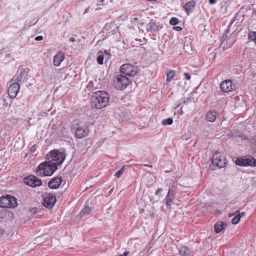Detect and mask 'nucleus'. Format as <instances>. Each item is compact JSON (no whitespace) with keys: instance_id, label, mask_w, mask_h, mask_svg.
Here are the masks:
<instances>
[{"instance_id":"nucleus-1","label":"nucleus","mask_w":256,"mask_h":256,"mask_svg":"<svg viewBox=\"0 0 256 256\" xmlns=\"http://www.w3.org/2000/svg\"><path fill=\"white\" fill-rule=\"evenodd\" d=\"M110 100L108 94L102 90L95 92L92 96V106L96 109L105 107Z\"/></svg>"},{"instance_id":"nucleus-2","label":"nucleus","mask_w":256,"mask_h":256,"mask_svg":"<svg viewBox=\"0 0 256 256\" xmlns=\"http://www.w3.org/2000/svg\"><path fill=\"white\" fill-rule=\"evenodd\" d=\"M58 169L54 164L46 161L40 164L36 170V173L40 176H52Z\"/></svg>"},{"instance_id":"nucleus-3","label":"nucleus","mask_w":256,"mask_h":256,"mask_svg":"<svg viewBox=\"0 0 256 256\" xmlns=\"http://www.w3.org/2000/svg\"><path fill=\"white\" fill-rule=\"evenodd\" d=\"M65 158L66 154L64 150L60 151L54 150L46 155V160L58 167V166L60 165L63 162Z\"/></svg>"},{"instance_id":"nucleus-4","label":"nucleus","mask_w":256,"mask_h":256,"mask_svg":"<svg viewBox=\"0 0 256 256\" xmlns=\"http://www.w3.org/2000/svg\"><path fill=\"white\" fill-rule=\"evenodd\" d=\"M227 164V160L224 156L220 152H216L212 156L210 168L212 170L225 167Z\"/></svg>"},{"instance_id":"nucleus-5","label":"nucleus","mask_w":256,"mask_h":256,"mask_svg":"<svg viewBox=\"0 0 256 256\" xmlns=\"http://www.w3.org/2000/svg\"><path fill=\"white\" fill-rule=\"evenodd\" d=\"M18 206L17 200L12 196H2L0 198V206L14 208Z\"/></svg>"},{"instance_id":"nucleus-6","label":"nucleus","mask_w":256,"mask_h":256,"mask_svg":"<svg viewBox=\"0 0 256 256\" xmlns=\"http://www.w3.org/2000/svg\"><path fill=\"white\" fill-rule=\"evenodd\" d=\"M130 83V80L128 78L122 75H118L114 80V86L117 89L124 90Z\"/></svg>"},{"instance_id":"nucleus-7","label":"nucleus","mask_w":256,"mask_h":256,"mask_svg":"<svg viewBox=\"0 0 256 256\" xmlns=\"http://www.w3.org/2000/svg\"><path fill=\"white\" fill-rule=\"evenodd\" d=\"M178 185V184L176 183H173V184L169 188L168 194L165 198L162 201V202L168 208L171 207L172 201L174 199L176 194L175 188Z\"/></svg>"},{"instance_id":"nucleus-8","label":"nucleus","mask_w":256,"mask_h":256,"mask_svg":"<svg viewBox=\"0 0 256 256\" xmlns=\"http://www.w3.org/2000/svg\"><path fill=\"white\" fill-rule=\"evenodd\" d=\"M120 71L126 75L133 76L138 73V68L130 64H124L120 66Z\"/></svg>"},{"instance_id":"nucleus-9","label":"nucleus","mask_w":256,"mask_h":256,"mask_svg":"<svg viewBox=\"0 0 256 256\" xmlns=\"http://www.w3.org/2000/svg\"><path fill=\"white\" fill-rule=\"evenodd\" d=\"M236 164L242 166H256V159L253 157L238 158L236 160Z\"/></svg>"},{"instance_id":"nucleus-10","label":"nucleus","mask_w":256,"mask_h":256,"mask_svg":"<svg viewBox=\"0 0 256 256\" xmlns=\"http://www.w3.org/2000/svg\"><path fill=\"white\" fill-rule=\"evenodd\" d=\"M89 132V128L87 126L82 124H76L75 134L78 138H82L86 136Z\"/></svg>"},{"instance_id":"nucleus-11","label":"nucleus","mask_w":256,"mask_h":256,"mask_svg":"<svg viewBox=\"0 0 256 256\" xmlns=\"http://www.w3.org/2000/svg\"><path fill=\"white\" fill-rule=\"evenodd\" d=\"M56 202V197L54 194H46L44 198L43 205L44 206L48 208H51L54 206Z\"/></svg>"},{"instance_id":"nucleus-12","label":"nucleus","mask_w":256,"mask_h":256,"mask_svg":"<svg viewBox=\"0 0 256 256\" xmlns=\"http://www.w3.org/2000/svg\"><path fill=\"white\" fill-rule=\"evenodd\" d=\"M20 88V84L18 82H11L8 86V96L11 98H15Z\"/></svg>"},{"instance_id":"nucleus-13","label":"nucleus","mask_w":256,"mask_h":256,"mask_svg":"<svg viewBox=\"0 0 256 256\" xmlns=\"http://www.w3.org/2000/svg\"><path fill=\"white\" fill-rule=\"evenodd\" d=\"M26 76V69L24 68H19L16 74L14 76L13 79L11 80V82L20 83L23 82Z\"/></svg>"},{"instance_id":"nucleus-14","label":"nucleus","mask_w":256,"mask_h":256,"mask_svg":"<svg viewBox=\"0 0 256 256\" xmlns=\"http://www.w3.org/2000/svg\"><path fill=\"white\" fill-rule=\"evenodd\" d=\"M220 88L223 92H228L235 90L236 86L231 80H226L221 82Z\"/></svg>"},{"instance_id":"nucleus-15","label":"nucleus","mask_w":256,"mask_h":256,"mask_svg":"<svg viewBox=\"0 0 256 256\" xmlns=\"http://www.w3.org/2000/svg\"><path fill=\"white\" fill-rule=\"evenodd\" d=\"M26 184L32 187L39 186L42 185V180L34 176H30L24 179Z\"/></svg>"},{"instance_id":"nucleus-16","label":"nucleus","mask_w":256,"mask_h":256,"mask_svg":"<svg viewBox=\"0 0 256 256\" xmlns=\"http://www.w3.org/2000/svg\"><path fill=\"white\" fill-rule=\"evenodd\" d=\"M65 56L63 52H58L54 56L53 58V63L54 66H58L60 65L61 62L64 60Z\"/></svg>"},{"instance_id":"nucleus-17","label":"nucleus","mask_w":256,"mask_h":256,"mask_svg":"<svg viewBox=\"0 0 256 256\" xmlns=\"http://www.w3.org/2000/svg\"><path fill=\"white\" fill-rule=\"evenodd\" d=\"M62 180L60 177H55L51 180L48 184V186L50 188H58L61 184Z\"/></svg>"},{"instance_id":"nucleus-18","label":"nucleus","mask_w":256,"mask_h":256,"mask_svg":"<svg viewBox=\"0 0 256 256\" xmlns=\"http://www.w3.org/2000/svg\"><path fill=\"white\" fill-rule=\"evenodd\" d=\"M162 28V26L160 24L154 20H150L148 24L147 30L148 31L156 32Z\"/></svg>"},{"instance_id":"nucleus-19","label":"nucleus","mask_w":256,"mask_h":256,"mask_svg":"<svg viewBox=\"0 0 256 256\" xmlns=\"http://www.w3.org/2000/svg\"><path fill=\"white\" fill-rule=\"evenodd\" d=\"M218 116V113L216 110H209L206 116V120L210 122H214Z\"/></svg>"},{"instance_id":"nucleus-20","label":"nucleus","mask_w":256,"mask_h":256,"mask_svg":"<svg viewBox=\"0 0 256 256\" xmlns=\"http://www.w3.org/2000/svg\"><path fill=\"white\" fill-rule=\"evenodd\" d=\"M196 6V2L194 0L189 1L186 2L184 8L186 14H189Z\"/></svg>"},{"instance_id":"nucleus-21","label":"nucleus","mask_w":256,"mask_h":256,"mask_svg":"<svg viewBox=\"0 0 256 256\" xmlns=\"http://www.w3.org/2000/svg\"><path fill=\"white\" fill-rule=\"evenodd\" d=\"M234 214H236V215L234 216L232 218V223L233 224H238L240 219L242 217L244 216L245 212H240L239 210L236 211Z\"/></svg>"},{"instance_id":"nucleus-22","label":"nucleus","mask_w":256,"mask_h":256,"mask_svg":"<svg viewBox=\"0 0 256 256\" xmlns=\"http://www.w3.org/2000/svg\"><path fill=\"white\" fill-rule=\"evenodd\" d=\"M178 253L181 256H190V251L186 246H181L178 248Z\"/></svg>"},{"instance_id":"nucleus-23","label":"nucleus","mask_w":256,"mask_h":256,"mask_svg":"<svg viewBox=\"0 0 256 256\" xmlns=\"http://www.w3.org/2000/svg\"><path fill=\"white\" fill-rule=\"evenodd\" d=\"M224 223L222 222H218L214 226V232L217 234L219 233L224 228Z\"/></svg>"},{"instance_id":"nucleus-24","label":"nucleus","mask_w":256,"mask_h":256,"mask_svg":"<svg viewBox=\"0 0 256 256\" xmlns=\"http://www.w3.org/2000/svg\"><path fill=\"white\" fill-rule=\"evenodd\" d=\"M92 210L88 206H85L80 212V216H82L85 214H88L90 213Z\"/></svg>"},{"instance_id":"nucleus-25","label":"nucleus","mask_w":256,"mask_h":256,"mask_svg":"<svg viewBox=\"0 0 256 256\" xmlns=\"http://www.w3.org/2000/svg\"><path fill=\"white\" fill-rule=\"evenodd\" d=\"M174 71L172 70H170L167 73V78H166V81L168 82H170L171 81L172 78L174 76Z\"/></svg>"},{"instance_id":"nucleus-26","label":"nucleus","mask_w":256,"mask_h":256,"mask_svg":"<svg viewBox=\"0 0 256 256\" xmlns=\"http://www.w3.org/2000/svg\"><path fill=\"white\" fill-rule=\"evenodd\" d=\"M173 120L172 118H168L166 119L163 120H162V124L164 126L166 125H170L172 124Z\"/></svg>"},{"instance_id":"nucleus-27","label":"nucleus","mask_w":256,"mask_h":256,"mask_svg":"<svg viewBox=\"0 0 256 256\" xmlns=\"http://www.w3.org/2000/svg\"><path fill=\"white\" fill-rule=\"evenodd\" d=\"M248 39L256 41V32H250L248 34Z\"/></svg>"},{"instance_id":"nucleus-28","label":"nucleus","mask_w":256,"mask_h":256,"mask_svg":"<svg viewBox=\"0 0 256 256\" xmlns=\"http://www.w3.org/2000/svg\"><path fill=\"white\" fill-rule=\"evenodd\" d=\"M125 167H126V166H123L121 169L120 170H119L118 171L116 174H115V176L118 178H120L122 174H123L124 172V170H125Z\"/></svg>"},{"instance_id":"nucleus-29","label":"nucleus","mask_w":256,"mask_h":256,"mask_svg":"<svg viewBox=\"0 0 256 256\" xmlns=\"http://www.w3.org/2000/svg\"><path fill=\"white\" fill-rule=\"evenodd\" d=\"M179 20L177 18L174 17L171 18V19L170 20V24L172 26H175L176 24H178L179 23Z\"/></svg>"},{"instance_id":"nucleus-30","label":"nucleus","mask_w":256,"mask_h":256,"mask_svg":"<svg viewBox=\"0 0 256 256\" xmlns=\"http://www.w3.org/2000/svg\"><path fill=\"white\" fill-rule=\"evenodd\" d=\"M104 56L103 54H100L98 56L97 58V62L98 64H103V61H104Z\"/></svg>"},{"instance_id":"nucleus-31","label":"nucleus","mask_w":256,"mask_h":256,"mask_svg":"<svg viewBox=\"0 0 256 256\" xmlns=\"http://www.w3.org/2000/svg\"><path fill=\"white\" fill-rule=\"evenodd\" d=\"M185 102H186L185 98H182V99L178 101V104H176L175 108H178L179 106L180 105H181L182 103Z\"/></svg>"},{"instance_id":"nucleus-32","label":"nucleus","mask_w":256,"mask_h":256,"mask_svg":"<svg viewBox=\"0 0 256 256\" xmlns=\"http://www.w3.org/2000/svg\"><path fill=\"white\" fill-rule=\"evenodd\" d=\"M226 34H224L222 38V40H221V42H220V45L221 46H222L224 44V40L226 38Z\"/></svg>"},{"instance_id":"nucleus-33","label":"nucleus","mask_w":256,"mask_h":256,"mask_svg":"<svg viewBox=\"0 0 256 256\" xmlns=\"http://www.w3.org/2000/svg\"><path fill=\"white\" fill-rule=\"evenodd\" d=\"M184 76L185 78L187 80H190V75L188 72L184 73Z\"/></svg>"},{"instance_id":"nucleus-34","label":"nucleus","mask_w":256,"mask_h":256,"mask_svg":"<svg viewBox=\"0 0 256 256\" xmlns=\"http://www.w3.org/2000/svg\"><path fill=\"white\" fill-rule=\"evenodd\" d=\"M36 150V145H33L32 146V147L30 148V152L32 153L34 152Z\"/></svg>"},{"instance_id":"nucleus-35","label":"nucleus","mask_w":256,"mask_h":256,"mask_svg":"<svg viewBox=\"0 0 256 256\" xmlns=\"http://www.w3.org/2000/svg\"><path fill=\"white\" fill-rule=\"evenodd\" d=\"M43 39H44V38L42 36H38L35 38V40L36 41L42 40Z\"/></svg>"},{"instance_id":"nucleus-36","label":"nucleus","mask_w":256,"mask_h":256,"mask_svg":"<svg viewBox=\"0 0 256 256\" xmlns=\"http://www.w3.org/2000/svg\"><path fill=\"white\" fill-rule=\"evenodd\" d=\"M174 29L176 31H180L182 30V28L180 26H176L174 27Z\"/></svg>"},{"instance_id":"nucleus-37","label":"nucleus","mask_w":256,"mask_h":256,"mask_svg":"<svg viewBox=\"0 0 256 256\" xmlns=\"http://www.w3.org/2000/svg\"><path fill=\"white\" fill-rule=\"evenodd\" d=\"M162 191V188H158V189L156 190V192H155V194H156V195H158L159 193H160V192H161Z\"/></svg>"},{"instance_id":"nucleus-38","label":"nucleus","mask_w":256,"mask_h":256,"mask_svg":"<svg viewBox=\"0 0 256 256\" xmlns=\"http://www.w3.org/2000/svg\"><path fill=\"white\" fill-rule=\"evenodd\" d=\"M104 1V0H98L97 4L98 6L102 5Z\"/></svg>"},{"instance_id":"nucleus-39","label":"nucleus","mask_w":256,"mask_h":256,"mask_svg":"<svg viewBox=\"0 0 256 256\" xmlns=\"http://www.w3.org/2000/svg\"><path fill=\"white\" fill-rule=\"evenodd\" d=\"M218 0H209V3L210 4H214Z\"/></svg>"},{"instance_id":"nucleus-40","label":"nucleus","mask_w":256,"mask_h":256,"mask_svg":"<svg viewBox=\"0 0 256 256\" xmlns=\"http://www.w3.org/2000/svg\"><path fill=\"white\" fill-rule=\"evenodd\" d=\"M128 254V252H125L123 254H120L119 255V256H127Z\"/></svg>"},{"instance_id":"nucleus-41","label":"nucleus","mask_w":256,"mask_h":256,"mask_svg":"<svg viewBox=\"0 0 256 256\" xmlns=\"http://www.w3.org/2000/svg\"><path fill=\"white\" fill-rule=\"evenodd\" d=\"M69 40L72 42H74L76 41V40L73 37H70V38H69Z\"/></svg>"},{"instance_id":"nucleus-42","label":"nucleus","mask_w":256,"mask_h":256,"mask_svg":"<svg viewBox=\"0 0 256 256\" xmlns=\"http://www.w3.org/2000/svg\"><path fill=\"white\" fill-rule=\"evenodd\" d=\"M234 215H236V214H234H234H228V217H232Z\"/></svg>"},{"instance_id":"nucleus-43","label":"nucleus","mask_w":256,"mask_h":256,"mask_svg":"<svg viewBox=\"0 0 256 256\" xmlns=\"http://www.w3.org/2000/svg\"><path fill=\"white\" fill-rule=\"evenodd\" d=\"M144 166H148V167H150V168H152V165H150V164H144Z\"/></svg>"},{"instance_id":"nucleus-44","label":"nucleus","mask_w":256,"mask_h":256,"mask_svg":"<svg viewBox=\"0 0 256 256\" xmlns=\"http://www.w3.org/2000/svg\"><path fill=\"white\" fill-rule=\"evenodd\" d=\"M88 10H89V8H86L84 11V13H86L88 12Z\"/></svg>"},{"instance_id":"nucleus-45","label":"nucleus","mask_w":256,"mask_h":256,"mask_svg":"<svg viewBox=\"0 0 256 256\" xmlns=\"http://www.w3.org/2000/svg\"><path fill=\"white\" fill-rule=\"evenodd\" d=\"M234 41H235V40H234L233 42H232L230 43V46H232V45L234 44Z\"/></svg>"},{"instance_id":"nucleus-46","label":"nucleus","mask_w":256,"mask_h":256,"mask_svg":"<svg viewBox=\"0 0 256 256\" xmlns=\"http://www.w3.org/2000/svg\"><path fill=\"white\" fill-rule=\"evenodd\" d=\"M100 9H101V8H96V10H100Z\"/></svg>"},{"instance_id":"nucleus-47","label":"nucleus","mask_w":256,"mask_h":256,"mask_svg":"<svg viewBox=\"0 0 256 256\" xmlns=\"http://www.w3.org/2000/svg\"><path fill=\"white\" fill-rule=\"evenodd\" d=\"M33 210H34V212H36V208H33Z\"/></svg>"},{"instance_id":"nucleus-48","label":"nucleus","mask_w":256,"mask_h":256,"mask_svg":"<svg viewBox=\"0 0 256 256\" xmlns=\"http://www.w3.org/2000/svg\"><path fill=\"white\" fill-rule=\"evenodd\" d=\"M255 42H256V40Z\"/></svg>"}]
</instances>
